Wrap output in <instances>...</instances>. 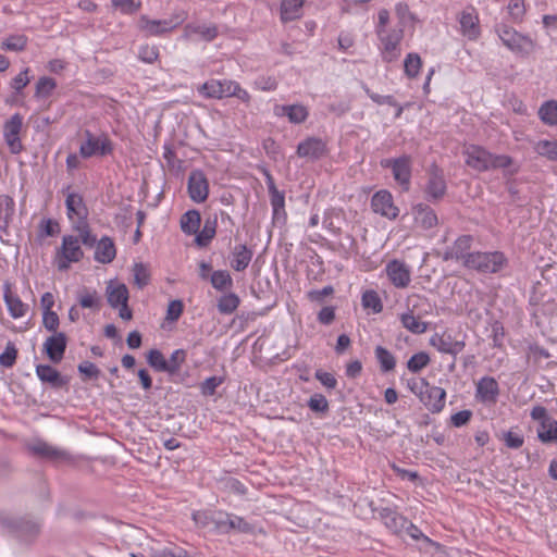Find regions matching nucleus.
I'll return each mask as SVG.
<instances>
[{
	"instance_id": "31",
	"label": "nucleus",
	"mask_w": 557,
	"mask_h": 557,
	"mask_svg": "<svg viewBox=\"0 0 557 557\" xmlns=\"http://www.w3.org/2000/svg\"><path fill=\"white\" fill-rule=\"evenodd\" d=\"M116 248L113 239L102 236L96 245L94 259L99 263H110L115 259Z\"/></svg>"
},
{
	"instance_id": "59",
	"label": "nucleus",
	"mask_w": 557,
	"mask_h": 557,
	"mask_svg": "<svg viewBox=\"0 0 557 557\" xmlns=\"http://www.w3.org/2000/svg\"><path fill=\"white\" fill-rule=\"evenodd\" d=\"M218 510H197L191 515V519L199 528H207L210 524H215Z\"/></svg>"
},
{
	"instance_id": "34",
	"label": "nucleus",
	"mask_w": 557,
	"mask_h": 557,
	"mask_svg": "<svg viewBox=\"0 0 557 557\" xmlns=\"http://www.w3.org/2000/svg\"><path fill=\"white\" fill-rule=\"evenodd\" d=\"M216 227H218L216 215H214L213 218L208 216L205 220L202 230L201 231L199 230L196 234V237L194 239L195 245L199 248L208 247L210 245V243L212 242V239L216 235Z\"/></svg>"
},
{
	"instance_id": "47",
	"label": "nucleus",
	"mask_w": 557,
	"mask_h": 557,
	"mask_svg": "<svg viewBox=\"0 0 557 557\" xmlns=\"http://www.w3.org/2000/svg\"><path fill=\"white\" fill-rule=\"evenodd\" d=\"M534 151L549 161L557 162V139H541L534 146Z\"/></svg>"
},
{
	"instance_id": "9",
	"label": "nucleus",
	"mask_w": 557,
	"mask_h": 557,
	"mask_svg": "<svg viewBox=\"0 0 557 557\" xmlns=\"http://www.w3.org/2000/svg\"><path fill=\"white\" fill-rule=\"evenodd\" d=\"M423 391H419L418 398L421 404L433 414L440 413L445 408L446 391L443 387L430 384V382L421 377Z\"/></svg>"
},
{
	"instance_id": "6",
	"label": "nucleus",
	"mask_w": 557,
	"mask_h": 557,
	"mask_svg": "<svg viewBox=\"0 0 557 557\" xmlns=\"http://www.w3.org/2000/svg\"><path fill=\"white\" fill-rule=\"evenodd\" d=\"M383 169L392 171L395 182L404 191H409L412 177V157L404 153L398 158H386L380 161Z\"/></svg>"
},
{
	"instance_id": "41",
	"label": "nucleus",
	"mask_w": 557,
	"mask_h": 557,
	"mask_svg": "<svg viewBox=\"0 0 557 557\" xmlns=\"http://www.w3.org/2000/svg\"><path fill=\"white\" fill-rule=\"evenodd\" d=\"M77 300L82 308L92 309L94 311H99L102 307L101 297L96 289L90 292L88 288L83 287L78 292Z\"/></svg>"
},
{
	"instance_id": "37",
	"label": "nucleus",
	"mask_w": 557,
	"mask_h": 557,
	"mask_svg": "<svg viewBox=\"0 0 557 557\" xmlns=\"http://www.w3.org/2000/svg\"><path fill=\"white\" fill-rule=\"evenodd\" d=\"M106 295L108 304L116 309L120 305L128 302L129 293L128 288L124 283L113 285L110 283L106 288Z\"/></svg>"
},
{
	"instance_id": "28",
	"label": "nucleus",
	"mask_w": 557,
	"mask_h": 557,
	"mask_svg": "<svg viewBox=\"0 0 557 557\" xmlns=\"http://www.w3.org/2000/svg\"><path fill=\"white\" fill-rule=\"evenodd\" d=\"M3 300L13 319L22 318L28 311V305L23 302L20 296L12 292V284L8 281L3 284Z\"/></svg>"
},
{
	"instance_id": "10",
	"label": "nucleus",
	"mask_w": 557,
	"mask_h": 557,
	"mask_svg": "<svg viewBox=\"0 0 557 557\" xmlns=\"http://www.w3.org/2000/svg\"><path fill=\"white\" fill-rule=\"evenodd\" d=\"M372 211L388 220H396L399 215V208L394 203V197L387 189L375 191L370 201Z\"/></svg>"
},
{
	"instance_id": "55",
	"label": "nucleus",
	"mask_w": 557,
	"mask_h": 557,
	"mask_svg": "<svg viewBox=\"0 0 557 557\" xmlns=\"http://www.w3.org/2000/svg\"><path fill=\"white\" fill-rule=\"evenodd\" d=\"M361 304L364 309H371L373 313H380L383 310V304L379 294L373 289H367L361 297Z\"/></svg>"
},
{
	"instance_id": "57",
	"label": "nucleus",
	"mask_w": 557,
	"mask_h": 557,
	"mask_svg": "<svg viewBox=\"0 0 557 557\" xmlns=\"http://www.w3.org/2000/svg\"><path fill=\"white\" fill-rule=\"evenodd\" d=\"M147 363L158 372H166L168 368V360L164 358L163 354L157 349L152 348L150 349L147 355Z\"/></svg>"
},
{
	"instance_id": "58",
	"label": "nucleus",
	"mask_w": 557,
	"mask_h": 557,
	"mask_svg": "<svg viewBox=\"0 0 557 557\" xmlns=\"http://www.w3.org/2000/svg\"><path fill=\"white\" fill-rule=\"evenodd\" d=\"M233 513L218 510L214 530L220 534H228L233 531L234 522H232Z\"/></svg>"
},
{
	"instance_id": "49",
	"label": "nucleus",
	"mask_w": 557,
	"mask_h": 557,
	"mask_svg": "<svg viewBox=\"0 0 557 557\" xmlns=\"http://www.w3.org/2000/svg\"><path fill=\"white\" fill-rule=\"evenodd\" d=\"M73 230L78 233L79 242L88 248L95 247L99 242L97 236L91 233L88 222H85L84 224L82 222H76L73 225Z\"/></svg>"
},
{
	"instance_id": "63",
	"label": "nucleus",
	"mask_w": 557,
	"mask_h": 557,
	"mask_svg": "<svg viewBox=\"0 0 557 557\" xmlns=\"http://www.w3.org/2000/svg\"><path fill=\"white\" fill-rule=\"evenodd\" d=\"M18 350L15 344L9 341L5 345L4 351L0 355V364L4 368H12L17 360Z\"/></svg>"
},
{
	"instance_id": "24",
	"label": "nucleus",
	"mask_w": 557,
	"mask_h": 557,
	"mask_svg": "<svg viewBox=\"0 0 557 557\" xmlns=\"http://www.w3.org/2000/svg\"><path fill=\"white\" fill-rule=\"evenodd\" d=\"M458 21L461 34L469 40H476L481 36L480 20L473 7L461 11Z\"/></svg>"
},
{
	"instance_id": "51",
	"label": "nucleus",
	"mask_w": 557,
	"mask_h": 557,
	"mask_svg": "<svg viewBox=\"0 0 557 557\" xmlns=\"http://www.w3.org/2000/svg\"><path fill=\"white\" fill-rule=\"evenodd\" d=\"M497 437L499 441L504 442L505 446L509 449H519L524 444V436L513 429L502 431Z\"/></svg>"
},
{
	"instance_id": "52",
	"label": "nucleus",
	"mask_w": 557,
	"mask_h": 557,
	"mask_svg": "<svg viewBox=\"0 0 557 557\" xmlns=\"http://www.w3.org/2000/svg\"><path fill=\"white\" fill-rule=\"evenodd\" d=\"M422 67L421 57L416 52H409L404 61V73L408 78H414L419 75Z\"/></svg>"
},
{
	"instance_id": "13",
	"label": "nucleus",
	"mask_w": 557,
	"mask_h": 557,
	"mask_svg": "<svg viewBox=\"0 0 557 557\" xmlns=\"http://www.w3.org/2000/svg\"><path fill=\"white\" fill-rule=\"evenodd\" d=\"M235 81L211 78L197 87V91L206 99H223L232 97Z\"/></svg>"
},
{
	"instance_id": "64",
	"label": "nucleus",
	"mask_w": 557,
	"mask_h": 557,
	"mask_svg": "<svg viewBox=\"0 0 557 557\" xmlns=\"http://www.w3.org/2000/svg\"><path fill=\"white\" fill-rule=\"evenodd\" d=\"M159 557H202V554L189 552L178 545H172L160 550Z\"/></svg>"
},
{
	"instance_id": "45",
	"label": "nucleus",
	"mask_w": 557,
	"mask_h": 557,
	"mask_svg": "<svg viewBox=\"0 0 557 557\" xmlns=\"http://www.w3.org/2000/svg\"><path fill=\"white\" fill-rule=\"evenodd\" d=\"M507 11L512 24H522L527 14L525 0H509Z\"/></svg>"
},
{
	"instance_id": "60",
	"label": "nucleus",
	"mask_w": 557,
	"mask_h": 557,
	"mask_svg": "<svg viewBox=\"0 0 557 557\" xmlns=\"http://www.w3.org/2000/svg\"><path fill=\"white\" fill-rule=\"evenodd\" d=\"M28 38L25 35H11L1 45L3 50L8 51H23L26 49Z\"/></svg>"
},
{
	"instance_id": "32",
	"label": "nucleus",
	"mask_w": 557,
	"mask_h": 557,
	"mask_svg": "<svg viewBox=\"0 0 557 557\" xmlns=\"http://www.w3.org/2000/svg\"><path fill=\"white\" fill-rule=\"evenodd\" d=\"M15 214V201L9 195H0V232L8 235Z\"/></svg>"
},
{
	"instance_id": "18",
	"label": "nucleus",
	"mask_w": 557,
	"mask_h": 557,
	"mask_svg": "<svg viewBox=\"0 0 557 557\" xmlns=\"http://www.w3.org/2000/svg\"><path fill=\"white\" fill-rule=\"evenodd\" d=\"M383 45L381 51L382 60L386 63H393L400 55V41L403 39V29L385 32L382 36H377Z\"/></svg>"
},
{
	"instance_id": "11",
	"label": "nucleus",
	"mask_w": 557,
	"mask_h": 557,
	"mask_svg": "<svg viewBox=\"0 0 557 557\" xmlns=\"http://www.w3.org/2000/svg\"><path fill=\"white\" fill-rule=\"evenodd\" d=\"M187 193L189 198L196 203L207 201L210 193L209 180L201 169H194L189 173Z\"/></svg>"
},
{
	"instance_id": "38",
	"label": "nucleus",
	"mask_w": 557,
	"mask_h": 557,
	"mask_svg": "<svg viewBox=\"0 0 557 557\" xmlns=\"http://www.w3.org/2000/svg\"><path fill=\"white\" fill-rule=\"evenodd\" d=\"M305 1L306 0H282L280 5L282 22L287 23L299 18Z\"/></svg>"
},
{
	"instance_id": "3",
	"label": "nucleus",
	"mask_w": 557,
	"mask_h": 557,
	"mask_svg": "<svg viewBox=\"0 0 557 557\" xmlns=\"http://www.w3.org/2000/svg\"><path fill=\"white\" fill-rule=\"evenodd\" d=\"M509 260L505 252L494 251H473L468 256L466 269L475 271L480 274H497L506 269Z\"/></svg>"
},
{
	"instance_id": "27",
	"label": "nucleus",
	"mask_w": 557,
	"mask_h": 557,
	"mask_svg": "<svg viewBox=\"0 0 557 557\" xmlns=\"http://www.w3.org/2000/svg\"><path fill=\"white\" fill-rule=\"evenodd\" d=\"M386 274L392 284L397 288H405L410 283V270L405 262L393 259L386 265Z\"/></svg>"
},
{
	"instance_id": "29",
	"label": "nucleus",
	"mask_w": 557,
	"mask_h": 557,
	"mask_svg": "<svg viewBox=\"0 0 557 557\" xmlns=\"http://www.w3.org/2000/svg\"><path fill=\"white\" fill-rule=\"evenodd\" d=\"M274 114L280 117L286 116L293 124H301L308 119L309 111L307 107L300 103L276 104L274 107Z\"/></svg>"
},
{
	"instance_id": "48",
	"label": "nucleus",
	"mask_w": 557,
	"mask_h": 557,
	"mask_svg": "<svg viewBox=\"0 0 557 557\" xmlns=\"http://www.w3.org/2000/svg\"><path fill=\"white\" fill-rule=\"evenodd\" d=\"M57 88V82L54 78L49 76L39 77L36 83L34 97L36 99H46L49 98L54 89Z\"/></svg>"
},
{
	"instance_id": "30",
	"label": "nucleus",
	"mask_w": 557,
	"mask_h": 557,
	"mask_svg": "<svg viewBox=\"0 0 557 557\" xmlns=\"http://www.w3.org/2000/svg\"><path fill=\"white\" fill-rule=\"evenodd\" d=\"M498 169L504 170L505 177H511L519 173L520 165L516 164L513 158L508 154H496L491 152L488 171Z\"/></svg>"
},
{
	"instance_id": "56",
	"label": "nucleus",
	"mask_w": 557,
	"mask_h": 557,
	"mask_svg": "<svg viewBox=\"0 0 557 557\" xmlns=\"http://www.w3.org/2000/svg\"><path fill=\"white\" fill-rule=\"evenodd\" d=\"M537 438L543 444L557 443V420L552 419L545 428H537Z\"/></svg>"
},
{
	"instance_id": "39",
	"label": "nucleus",
	"mask_w": 557,
	"mask_h": 557,
	"mask_svg": "<svg viewBox=\"0 0 557 557\" xmlns=\"http://www.w3.org/2000/svg\"><path fill=\"white\" fill-rule=\"evenodd\" d=\"M264 176L272 209H283V207H285V191L277 189L275 181L270 171L264 170Z\"/></svg>"
},
{
	"instance_id": "12",
	"label": "nucleus",
	"mask_w": 557,
	"mask_h": 557,
	"mask_svg": "<svg viewBox=\"0 0 557 557\" xmlns=\"http://www.w3.org/2000/svg\"><path fill=\"white\" fill-rule=\"evenodd\" d=\"M329 153L330 149L326 140L315 136L306 137L298 144L296 149V154L299 158H306L311 161H318L325 158Z\"/></svg>"
},
{
	"instance_id": "35",
	"label": "nucleus",
	"mask_w": 557,
	"mask_h": 557,
	"mask_svg": "<svg viewBox=\"0 0 557 557\" xmlns=\"http://www.w3.org/2000/svg\"><path fill=\"white\" fill-rule=\"evenodd\" d=\"M201 225V214L197 209H189L181 215V231L188 236L197 234Z\"/></svg>"
},
{
	"instance_id": "43",
	"label": "nucleus",
	"mask_w": 557,
	"mask_h": 557,
	"mask_svg": "<svg viewBox=\"0 0 557 557\" xmlns=\"http://www.w3.org/2000/svg\"><path fill=\"white\" fill-rule=\"evenodd\" d=\"M374 356L380 364L381 372L387 373L395 369L396 358L387 348L377 345L374 349Z\"/></svg>"
},
{
	"instance_id": "5",
	"label": "nucleus",
	"mask_w": 557,
	"mask_h": 557,
	"mask_svg": "<svg viewBox=\"0 0 557 557\" xmlns=\"http://www.w3.org/2000/svg\"><path fill=\"white\" fill-rule=\"evenodd\" d=\"M85 140L79 146V156L83 159L92 157H108L114 152V144L107 133L95 136L90 129L84 131Z\"/></svg>"
},
{
	"instance_id": "33",
	"label": "nucleus",
	"mask_w": 557,
	"mask_h": 557,
	"mask_svg": "<svg viewBox=\"0 0 557 557\" xmlns=\"http://www.w3.org/2000/svg\"><path fill=\"white\" fill-rule=\"evenodd\" d=\"M194 35H198L206 42H211L219 36V28L215 24H186L184 27V36L189 38Z\"/></svg>"
},
{
	"instance_id": "50",
	"label": "nucleus",
	"mask_w": 557,
	"mask_h": 557,
	"mask_svg": "<svg viewBox=\"0 0 557 557\" xmlns=\"http://www.w3.org/2000/svg\"><path fill=\"white\" fill-rule=\"evenodd\" d=\"M61 232L60 224L54 219H42L38 225L37 239L41 242L46 237L57 236Z\"/></svg>"
},
{
	"instance_id": "20",
	"label": "nucleus",
	"mask_w": 557,
	"mask_h": 557,
	"mask_svg": "<svg viewBox=\"0 0 557 557\" xmlns=\"http://www.w3.org/2000/svg\"><path fill=\"white\" fill-rule=\"evenodd\" d=\"M36 374L42 384H47L53 389L64 388L70 383L69 376L63 375L59 370L50 364H37Z\"/></svg>"
},
{
	"instance_id": "15",
	"label": "nucleus",
	"mask_w": 557,
	"mask_h": 557,
	"mask_svg": "<svg viewBox=\"0 0 557 557\" xmlns=\"http://www.w3.org/2000/svg\"><path fill=\"white\" fill-rule=\"evenodd\" d=\"M71 185H67L62 189V193L66 195L65 207L66 214L70 220L74 216L77 218L76 222H88V208L85 203L84 197L78 193L70 191Z\"/></svg>"
},
{
	"instance_id": "4",
	"label": "nucleus",
	"mask_w": 557,
	"mask_h": 557,
	"mask_svg": "<svg viewBox=\"0 0 557 557\" xmlns=\"http://www.w3.org/2000/svg\"><path fill=\"white\" fill-rule=\"evenodd\" d=\"M25 448L29 456L49 461L57 467L62 465L74 466L76 463L75 457L69 450L52 446L44 440L27 444Z\"/></svg>"
},
{
	"instance_id": "16",
	"label": "nucleus",
	"mask_w": 557,
	"mask_h": 557,
	"mask_svg": "<svg viewBox=\"0 0 557 557\" xmlns=\"http://www.w3.org/2000/svg\"><path fill=\"white\" fill-rule=\"evenodd\" d=\"M473 244V236L469 234H463L458 236L453 243L451 247H447L443 252L442 259L444 261L449 260H461L462 265L466 268V261L468 256H471L473 251H471V247Z\"/></svg>"
},
{
	"instance_id": "36",
	"label": "nucleus",
	"mask_w": 557,
	"mask_h": 557,
	"mask_svg": "<svg viewBox=\"0 0 557 557\" xmlns=\"http://www.w3.org/2000/svg\"><path fill=\"white\" fill-rule=\"evenodd\" d=\"M252 250L245 244L236 245L232 251L231 267L235 271L242 272L247 269L252 259Z\"/></svg>"
},
{
	"instance_id": "19",
	"label": "nucleus",
	"mask_w": 557,
	"mask_h": 557,
	"mask_svg": "<svg viewBox=\"0 0 557 557\" xmlns=\"http://www.w3.org/2000/svg\"><path fill=\"white\" fill-rule=\"evenodd\" d=\"M67 347V336L64 332L52 334L42 344V352L49 361L57 364L62 361Z\"/></svg>"
},
{
	"instance_id": "8",
	"label": "nucleus",
	"mask_w": 557,
	"mask_h": 557,
	"mask_svg": "<svg viewBox=\"0 0 557 557\" xmlns=\"http://www.w3.org/2000/svg\"><path fill=\"white\" fill-rule=\"evenodd\" d=\"M84 258V251L79 246V239L73 235H64L62 245L57 249L55 262L59 271H67L73 262H79Z\"/></svg>"
},
{
	"instance_id": "2",
	"label": "nucleus",
	"mask_w": 557,
	"mask_h": 557,
	"mask_svg": "<svg viewBox=\"0 0 557 557\" xmlns=\"http://www.w3.org/2000/svg\"><path fill=\"white\" fill-rule=\"evenodd\" d=\"M0 525L13 537L25 544L35 543L41 532L40 521L28 515H0Z\"/></svg>"
},
{
	"instance_id": "53",
	"label": "nucleus",
	"mask_w": 557,
	"mask_h": 557,
	"mask_svg": "<svg viewBox=\"0 0 557 557\" xmlns=\"http://www.w3.org/2000/svg\"><path fill=\"white\" fill-rule=\"evenodd\" d=\"M431 362L430 355L426 351L413 354L407 361L406 367L411 373H419Z\"/></svg>"
},
{
	"instance_id": "14",
	"label": "nucleus",
	"mask_w": 557,
	"mask_h": 557,
	"mask_svg": "<svg viewBox=\"0 0 557 557\" xmlns=\"http://www.w3.org/2000/svg\"><path fill=\"white\" fill-rule=\"evenodd\" d=\"M23 126V116L20 113H14L3 125V137L13 154H18L23 151L24 147L20 138V133Z\"/></svg>"
},
{
	"instance_id": "61",
	"label": "nucleus",
	"mask_w": 557,
	"mask_h": 557,
	"mask_svg": "<svg viewBox=\"0 0 557 557\" xmlns=\"http://www.w3.org/2000/svg\"><path fill=\"white\" fill-rule=\"evenodd\" d=\"M112 7L124 15H133L141 9L140 0H111Z\"/></svg>"
},
{
	"instance_id": "62",
	"label": "nucleus",
	"mask_w": 557,
	"mask_h": 557,
	"mask_svg": "<svg viewBox=\"0 0 557 557\" xmlns=\"http://www.w3.org/2000/svg\"><path fill=\"white\" fill-rule=\"evenodd\" d=\"M308 408L315 413L326 414L330 410V405L323 394L315 393L307 401Z\"/></svg>"
},
{
	"instance_id": "7",
	"label": "nucleus",
	"mask_w": 557,
	"mask_h": 557,
	"mask_svg": "<svg viewBox=\"0 0 557 557\" xmlns=\"http://www.w3.org/2000/svg\"><path fill=\"white\" fill-rule=\"evenodd\" d=\"M424 199L430 203H438L447 194L444 171L436 163L428 170V178L423 188Z\"/></svg>"
},
{
	"instance_id": "22",
	"label": "nucleus",
	"mask_w": 557,
	"mask_h": 557,
	"mask_svg": "<svg viewBox=\"0 0 557 557\" xmlns=\"http://www.w3.org/2000/svg\"><path fill=\"white\" fill-rule=\"evenodd\" d=\"M373 510L379 513L381 521L391 533L400 535L404 532V527L408 523V519L395 508L381 507Z\"/></svg>"
},
{
	"instance_id": "25",
	"label": "nucleus",
	"mask_w": 557,
	"mask_h": 557,
	"mask_svg": "<svg viewBox=\"0 0 557 557\" xmlns=\"http://www.w3.org/2000/svg\"><path fill=\"white\" fill-rule=\"evenodd\" d=\"M411 212L414 222L424 231H429L438 225L437 214L429 203L419 202L413 205Z\"/></svg>"
},
{
	"instance_id": "46",
	"label": "nucleus",
	"mask_w": 557,
	"mask_h": 557,
	"mask_svg": "<svg viewBox=\"0 0 557 557\" xmlns=\"http://www.w3.org/2000/svg\"><path fill=\"white\" fill-rule=\"evenodd\" d=\"M210 283L219 292H225L233 287V278L227 270H216L211 273Z\"/></svg>"
},
{
	"instance_id": "1",
	"label": "nucleus",
	"mask_w": 557,
	"mask_h": 557,
	"mask_svg": "<svg viewBox=\"0 0 557 557\" xmlns=\"http://www.w3.org/2000/svg\"><path fill=\"white\" fill-rule=\"evenodd\" d=\"M494 29L502 44L517 58L528 59L539 48L535 39L528 34L518 32L505 21L496 23Z\"/></svg>"
},
{
	"instance_id": "17",
	"label": "nucleus",
	"mask_w": 557,
	"mask_h": 557,
	"mask_svg": "<svg viewBox=\"0 0 557 557\" xmlns=\"http://www.w3.org/2000/svg\"><path fill=\"white\" fill-rule=\"evenodd\" d=\"M466 164L476 172H487L491 151L480 145H469L463 150Z\"/></svg>"
},
{
	"instance_id": "23",
	"label": "nucleus",
	"mask_w": 557,
	"mask_h": 557,
	"mask_svg": "<svg viewBox=\"0 0 557 557\" xmlns=\"http://www.w3.org/2000/svg\"><path fill=\"white\" fill-rule=\"evenodd\" d=\"M500 389L493 376L485 375L479 380L475 388V399L483 404H496Z\"/></svg>"
},
{
	"instance_id": "40",
	"label": "nucleus",
	"mask_w": 557,
	"mask_h": 557,
	"mask_svg": "<svg viewBox=\"0 0 557 557\" xmlns=\"http://www.w3.org/2000/svg\"><path fill=\"white\" fill-rule=\"evenodd\" d=\"M537 115L544 125L557 126V100L544 101L539 108Z\"/></svg>"
},
{
	"instance_id": "42",
	"label": "nucleus",
	"mask_w": 557,
	"mask_h": 557,
	"mask_svg": "<svg viewBox=\"0 0 557 557\" xmlns=\"http://www.w3.org/2000/svg\"><path fill=\"white\" fill-rule=\"evenodd\" d=\"M239 305H240L239 296L233 292H228V293L222 294L218 298L216 308L221 314L228 315V314L234 313L237 310V308L239 307Z\"/></svg>"
},
{
	"instance_id": "54",
	"label": "nucleus",
	"mask_w": 557,
	"mask_h": 557,
	"mask_svg": "<svg viewBox=\"0 0 557 557\" xmlns=\"http://www.w3.org/2000/svg\"><path fill=\"white\" fill-rule=\"evenodd\" d=\"M163 159L166 162L168 168L176 173L183 170V160L178 159L174 146L171 143H165L163 146Z\"/></svg>"
},
{
	"instance_id": "44",
	"label": "nucleus",
	"mask_w": 557,
	"mask_h": 557,
	"mask_svg": "<svg viewBox=\"0 0 557 557\" xmlns=\"http://www.w3.org/2000/svg\"><path fill=\"white\" fill-rule=\"evenodd\" d=\"M400 322L405 329L413 334H423L428 330V323L420 321V319L416 317L411 310L400 315Z\"/></svg>"
},
{
	"instance_id": "21",
	"label": "nucleus",
	"mask_w": 557,
	"mask_h": 557,
	"mask_svg": "<svg viewBox=\"0 0 557 557\" xmlns=\"http://www.w3.org/2000/svg\"><path fill=\"white\" fill-rule=\"evenodd\" d=\"M430 345L435 347L442 354H448L456 357L466 347V342L455 341L450 333H435L430 337Z\"/></svg>"
},
{
	"instance_id": "26",
	"label": "nucleus",
	"mask_w": 557,
	"mask_h": 557,
	"mask_svg": "<svg viewBox=\"0 0 557 557\" xmlns=\"http://www.w3.org/2000/svg\"><path fill=\"white\" fill-rule=\"evenodd\" d=\"M164 18L153 20L148 15L143 14L138 17L136 27L138 32L146 38L148 37H165L170 35Z\"/></svg>"
}]
</instances>
